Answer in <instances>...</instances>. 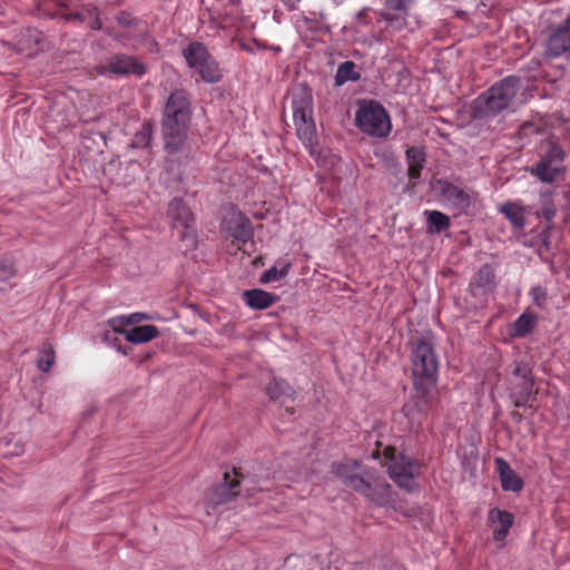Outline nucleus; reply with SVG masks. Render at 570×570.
<instances>
[{
	"label": "nucleus",
	"instance_id": "9",
	"mask_svg": "<svg viewBox=\"0 0 570 570\" xmlns=\"http://www.w3.org/2000/svg\"><path fill=\"white\" fill-rule=\"evenodd\" d=\"M354 490L379 507H385L392 500L391 485L385 479H374L372 482L354 479Z\"/></svg>",
	"mask_w": 570,
	"mask_h": 570
},
{
	"label": "nucleus",
	"instance_id": "20",
	"mask_svg": "<svg viewBox=\"0 0 570 570\" xmlns=\"http://www.w3.org/2000/svg\"><path fill=\"white\" fill-rule=\"evenodd\" d=\"M243 298L252 309H265L276 301L275 295L259 288L245 291Z\"/></svg>",
	"mask_w": 570,
	"mask_h": 570
},
{
	"label": "nucleus",
	"instance_id": "40",
	"mask_svg": "<svg viewBox=\"0 0 570 570\" xmlns=\"http://www.w3.org/2000/svg\"><path fill=\"white\" fill-rule=\"evenodd\" d=\"M370 11H371V9H368V8H364L362 11H360V12L357 13V17H358V18H361V17L365 16V14H366L367 12H370Z\"/></svg>",
	"mask_w": 570,
	"mask_h": 570
},
{
	"label": "nucleus",
	"instance_id": "12",
	"mask_svg": "<svg viewBox=\"0 0 570 570\" xmlns=\"http://www.w3.org/2000/svg\"><path fill=\"white\" fill-rule=\"evenodd\" d=\"M440 196L443 204L456 215L465 212L471 205V196L462 188L448 183H441Z\"/></svg>",
	"mask_w": 570,
	"mask_h": 570
},
{
	"label": "nucleus",
	"instance_id": "8",
	"mask_svg": "<svg viewBox=\"0 0 570 570\" xmlns=\"http://www.w3.org/2000/svg\"><path fill=\"white\" fill-rule=\"evenodd\" d=\"M563 149L552 144L549 149L537 163V165L529 169L540 181L551 184L557 180L558 176L563 171L562 163L564 160Z\"/></svg>",
	"mask_w": 570,
	"mask_h": 570
},
{
	"label": "nucleus",
	"instance_id": "26",
	"mask_svg": "<svg viewBox=\"0 0 570 570\" xmlns=\"http://www.w3.org/2000/svg\"><path fill=\"white\" fill-rule=\"evenodd\" d=\"M537 324V316L533 313H522L511 325L510 334L514 337H524Z\"/></svg>",
	"mask_w": 570,
	"mask_h": 570
},
{
	"label": "nucleus",
	"instance_id": "19",
	"mask_svg": "<svg viewBox=\"0 0 570 570\" xmlns=\"http://www.w3.org/2000/svg\"><path fill=\"white\" fill-rule=\"evenodd\" d=\"M121 334L125 338L132 344H142L156 338L159 334L155 325H141L130 330L114 331Z\"/></svg>",
	"mask_w": 570,
	"mask_h": 570
},
{
	"label": "nucleus",
	"instance_id": "5",
	"mask_svg": "<svg viewBox=\"0 0 570 570\" xmlns=\"http://www.w3.org/2000/svg\"><path fill=\"white\" fill-rule=\"evenodd\" d=\"M355 125L364 134L385 138L392 130L390 116L385 108L375 100H364L355 114Z\"/></svg>",
	"mask_w": 570,
	"mask_h": 570
},
{
	"label": "nucleus",
	"instance_id": "10",
	"mask_svg": "<svg viewBox=\"0 0 570 570\" xmlns=\"http://www.w3.org/2000/svg\"><path fill=\"white\" fill-rule=\"evenodd\" d=\"M98 72L100 75H135L141 77L145 75L146 68L140 61L130 56L118 55L112 57L106 65L100 66Z\"/></svg>",
	"mask_w": 570,
	"mask_h": 570
},
{
	"label": "nucleus",
	"instance_id": "15",
	"mask_svg": "<svg viewBox=\"0 0 570 570\" xmlns=\"http://www.w3.org/2000/svg\"><path fill=\"white\" fill-rule=\"evenodd\" d=\"M488 522L493 528V539L503 542L513 525L514 517L507 510L493 508L488 513Z\"/></svg>",
	"mask_w": 570,
	"mask_h": 570
},
{
	"label": "nucleus",
	"instance_id": "33",
	"mask_svg": "<svg viewBox=\"0 0 570 570\" xmlns=\"http://www.w3.org/2000/svg\"><path fill=\"white\" fill-rule=\"evenodd\" d=\"M291 263H285L281 268L273 266L265 271L261 276L262 283L276 282L286 276L291 269Z\"/></svg>",
	"mask_w": 570,
	"mask_h": 570
},
{
	"label": "nucleus",
	"instance_id": "37",
	"mask_svg": "<svg viewBox=\"0 0 570 570\" xmlns=\"http://www.w3.org/2000/svg\"><path fill=\"white\" fill-rule=\"evenodd\" d=\"M13 275L12 266H6L3 263H0V279L6 281L10 276Z\"/></svg>",
	"mask_w": 570,
	"mask_h": 570
},
{
	"label": "nucleus",
	"instance_id": "13",
	"mask_svg": "<svg viewBox=\"0 0 570 570\" xmlns=\"http://www.w3.org/2000/svg\"><path fill=\"white\" fill-rule=\"evenodd\" d=\"M414 0H385L382 14L386 24L395 30L402 29L406 23L409 10Z\"/></svg>",
	"mask_w": 570,
	"mask_h": 570
},
{
	"label": "nucleus",
	"instance_id": "7",
	"mask_svg": "<svg viewBox=\"0 0 570 570\" xmlns=\"http://www.w3.org/2000/svg\"><path fill=\"white\" fill-rule=\"evenodd\" d=\"M183 56L189 68L195 69L202 79L209 83L218 82L223 76L220 68L200 42H190Z\"/></svg>",
	"mask_w": 570,
	"mask_h": 570
},
{
	"label": "nucleus",
	"instance_id": "36",
	"mask_svg": "<svg viewBox=\"0 0 570 570\" xmlns=\"http://www.w3.org/2000/svg\"><path fill=\"white\" fill-rule=\"evenodd\" d=\"M547 198H549V196H542V199H541L542 205H543L542 215L548 222H551L553 219V217L556 216V210L551 205L547 204Z\"/></svg>",
	"mask_w": 570,
	"mask_h": 570
},
{
	"label": "nucleus",
	"instance_id": "39",
	"mask_svg": "<svg viewBox=\"0 0 570 570\" xmlns=\"http://www.w3.org/2000/svg\"><path fill=\"white\" fill-rule=\"evenodd\" d=\"M522 391V381H518L511 389L510 397L513 401V394Z\"/></svg>",
	"mask_w": 570,
	"mask_h": 570
},
{
	"label": "nucleus",
	"instance_id": "32",
	"mask_svg": "<svg viewBox=\"0 0 570 570\" xmlns=\"http://www.w3.org/2000/svg\"><path fill=\"white\" fill-rule=\"evenodd\" d=\"M55 363V351L51 345H45L37 358V367L39 371L49 372Z\"/></svg>",
	"mask_w": 570,
	"mask_h": 570
},
{
	"label": "nucleus",
	"instance_id": "17",
	"mask_svg": "<svg viewBox=\"0 0 570 570\" xmlns=\"http://www.w3.org/2000/svg\"><path fill=\"white\" fill-rule=\"evenodd\" d=\"M513 376L522 381V391L513 394V403L517 407L524 406L532 393L533 382L530 370L525 364L518 363L513 370Z\"/></svg>",
	"mask_w": 570,
	"mask_h": 570
},
{
	"label": "nucleus",
	"instance_id": "29",
	"mask_svg": "<svg viewBox=\"0 0 570 570\" xmlns=\"http://www.w3.org/2000/svg\"><path fill=\"white\" fill-rule=\"evenodd\" d=\"M150 320L148 314L145 313H131L128 315H119L116 317H112L108 321V325L112 331H121L125 330L124 326L136 324L141 321Z\"/></svg>",
	"mask_w": 570,
	"mask_h": 570
},
{
	"label": "nucleus",
	"instance_id": "6",
	"mask_svg": "<svg viewBox=\"0 0 570 570\" xmlns=\"http://www.w3.org/2000/svg\"><path fill=\"white\" fill-rule=\"evenodd\" d=\"M384 456L390 478L400 488L407 491L414 490L416 487L415 476L419 474L417 463L393 448H386Z\"/></svg>",
	"mask_w": 570,
	"mask_h": 570
},
{
	"label": "nucleus",
	"instance_id": "2",
	"mask_svg": "<svg viewBox=\"0 0 570 570\" xmlns=\"http://www.w3.org/2000/svg\"><path fill=\"white\" fill-rule=\"evenodd\" d=\"M521 88V80L514 76H508L493 85L487 92L474 99L472 104L474 118L494 117L501 111L514 106V100Z\"/></svg>",
	"mask_w": 570,
	"mask_h": 570
},
{
	"label": "nucleus",
	"instance_id": "3",
	"mask_svg": "<svg viewBox=\"0 0 570 570\" xmlns=\"http://www.w3.org/2000/svg\"><path fill=\"white\" fill-rule=\"evenodd\" d=\"M412 374L416 393L429 395L436 386L439 362L430 340L417 338L411 352Z\"/></svg>",
	"mask_w": 570,
	"mask_h": 570
},
{
	"label": "nucleus",
	"instance_id": "1",
	"mask_svg": "<svg viewBox=\"0 0 570 570\" xmlns=\"http://www.w3.org/2000/svg\"><path fill=\"white\" fill-rule=\"evenodd\" d=\"M190 102L183 90L173 91L165 105L163 138L168 153L178 151L184 145L190 125Z\"/></svg>",
	"mask_w": 570,
	"mask_h": 570
},
{
	"label": "nucleus",
	"instance_id": "24",
	"mask_svg": "<svg viewBox=\"0 0 570 570\" xmlns=\"http://www.w3.org/2000/svg\"><path fill=\"white\" fill-rule=\"evenodd\" d=\"M283 570H323L318 558L307 556H289L285 559Z\"/></svg>",
	"mask_w": 570,
	"mask_h": 570
},
{
	"label": "nucleus",
	"instance_id": "28",
	"mask_svg": "<svg viewBox=\"0 0 570 570\" xmlns=\"http://www.w3.org/2000/svg\"><path fill=\"white\" fill-rule=\"evenodd\" d=\"M426 232L429 234H439L450 227V218L439 210L426 212Z\"/></svg>",
	"mask_w": 570,
	"mask_h": 570
},
{
	"label": "nucleus",
	"instance_id": "42",
	"mask_svg": "<svg viewBox=\"0 0 570 570\" xmlns=\"http://www.w3.org/2000/svg\"><path fill=\"white\" fill-rule=\"evenodd\" d=\"M567 384H568V386H569V389H570V374H569V375H568V377H567Z\"/></svg>",
	"mask_w": 570,
	"mask_h": 570
},
{
	"label": "nucleus",
	"instance_id": "14",
	"mask_svg": "<svg viewBox=\"0 0 570 570\" xmlns=\"http://www.w3.org/2000/svg\"><path fill=\"white\" fill-rule=\"evenodd\" d=\"M168 215L174 222V226H181L185 228L183 238H188L191 245L195 244V234L191 229L194 217L189 208L181 199H173L168 206Z\"/></svg>",
	"mask_w": 570,
	"mask_h": 570
},
{
	"label": "nucleus",
	"instance_id": "34",
	"mask_svg": "<svg viewBox=\"0 0 570 570\" xmlns=\"http://www.w3.org/2000/svg\"><path fill=\"white\" fill-rule=\"evenodd\" d=\"M406 158H407L409 166L413 165V166L423 167L424 161H425V154L420 148L410 147L406 150Z\"/></svg>",
	"mask_w": 570,
	"mask_h": 570
},
{
	"label": "nucleus",
	"instance_id": "38",
	"mask_svg": "<svg viewBox=\"0 0 570 570\" xmlns=\"http://www.w3.org/2000/svg\"><path fill=\"white\" fill-rule=\"evenodd\" d=\"M423 167H419V166H409V177L411 180H416L420 178V170L422 169Z\"/></svg>",
	"mask_w": 570,
	"mask_h": 570
},
{
	"label": "nucleus",
	"instance_id": "31",
	"mask_svg": "<svg viewBox=\"0 0 570 570\" xmlns=\"http://www.w3.org/2000/svg\"><path fill=\"white\" fill-rule=\"evenodd\" d=\"M360 79V73L355 70L353 61H345L337 67L335 75L336 85H344L347 81H356Z\"/></svg>",
	"mask_w": 570,
	"mask_h": 570
},
{
	"label": "nucleus",
	"instance_id": "25",
	"mask_svg": "<svg viewBox=\"0 0 570 570\" xmlns=\"http://www.w3.org/2000/svg\"><path fill=\"white\" fill-rule=\"evenodd\" d=\"M494 282V273L490 265H483L470 284L471 292L476 295L491 288Z\"/></svg>",
	"mask_w": 570,
	"mask_h": 570
},
{
	"label": "nucleus",
	"instance_id": "30",
	"mask_svg": "<svg viewBox=\"0 0 570 570\" xmlns=\"http://www.w3.org/2000/svg\"><path fill=\"white\" fill-rule=\"evenodd\" d=\"M266 393L272 400H279L281 397L293 399V390L283 380L273 379L266 387Z\"/></svg>",
	"mask_w": 570,
	"mask_h": 570
},
{
	"label": "nucleus",
	"instance_id": "27",
	"mask_svg": "<svg viewBox=\"0 0 570 570\" xmlns=\"http://www.w3.org/2000/svg\"><path fill=\"white\" fill-rule=\"evenodd\" d=\"M419 395V402H407L402 407V413L405 417L409 419V422L411 425H414L416 423H420L423 413L425 411V406L429 402L428 396L422 397L421 393H417Z\"/></svg>",
	"mask_w": 570,
	"mask_h": 570
},
{
	"label": "nucleus",
	"instance_id": "41",
	"mask_svg": "<svg viewBox=\"0 0 570 570\" xmlns=\"http://www.w3.org/2000/svg\"><path fill=\"white\" fill-rule=\"evenodd\" d=\"M92 28H94V29H99V28H100V23H99V21H98V20H96V21L94 22Z\"/></svg>",
	"mask_w": 570,
	"mask_h": 570
},
{
	"label": "nucleus",
	"instance_id": "21",
	"mask_svg": "<svg viewBox=\"0 0 570 570\" xmlns=\"http://www.w3.org/2000/svg\"><path fill=\"white\" fill-rule=\"evenodd\" d=\"M239 483L240 481L235 470H233L232 472H225L224 482L217 485L215 489V493L218 497V500L215 503L227 501L232 497L236 495L238 493L236 489L239 485Z\"/></svg>",
	"mask_w": 570,
	"mask_h": 570
},
{
	"label": "nucleus",
	"instance_id": "4",
	"mask_svg": "<svg viewBox=\"0 0 570 570\" xmlns=\"http://www.w3.org/2000/svg\"><path fill=\"white\" fill-rule=\"evenodd\" d=\"M292 109L296 135L309 150V154L313 155V147L316 141V127L313 119V100L311 92L305 89L294 92Z\"/></svg>",
	"mask_w": 570,
	"mask_h": 570
},
{
	"label": "nucleus",
	"instance_id": "35",
	"mask_svg": "<svg viewBox=\"0 0 570 570\" xmlns=\"http://www.w3.org/2000/svg\"><path fill=\"white\" fill-rule=\"evenodd\" d=\"M529 295L531 297V301L532 303L542 308L544 307L546 303H547V291L546 288L541 287V286H533L531 287L530 292H529Z\"/></svg>",
	"mask_w": 570,
	"mask_h": 570
},
{
	"label": "nucleus",
	"instance_id": "23",
	"mask_svg": "<svg viewBox=\"0 0 570 570\" xmlns=\"http://www.w3.org/2000/svg\"><path fill=\"white\" fill-rule=\"evenodd\" d=\"M333 472L345 485L352 489H354V479H363L356 461L334 464Z\"/></svg>",
	"mask_w": 570,
	"mask_h": 570
},
{
	"label": "nucleus",
	"instance_id": "22",
	"mask_svg": "<svg viewBox=\"0 0 570 570\" xmlns=\"http://www.w3.org/2000/svg\"><path fill=\"white\" fill-rule=\"evenodd\" d=\"M500 213L518 229L525 226V208L518 202H507L500 206Z\"/></svg>",
	"mask_w": 570,
	"mask_h": 570
},
{
	"label": "nucleus",
	"instance_id": "11",
	"mask_svg": "<svg viewBox=\"0 0 570 570\" xmlns=\"http://www.w3.org/2000/svg\"><path fill=\"white\" fill-rule=\"evenodd\" d=\"M563 55L570 56V17L552 31L546 46L547 57L558 58Z\"/></svg>",
	"mask_w": 570,
	"mask_h": 570
},
{
	"label": "nucleus",
	"instance_id": "16",
	"mask_svg": "<svg viewBox=\"0 0 570 570\" xmlns=\"http://www.w3.org/2000/svg\"><path fill=\"white\" fill-rule=\"evenodd\" d=\"M229 235L238 242H247L253 237V228L248 218L233 209L232 217L225 224Z\"/></svg>",
	"mask_w": 570,
	"mask_h": 570
},
{
	"label": "nucleus",
	"instance_id": "18",
	"mask_svg": "<svg viewBox=\"0 0 570 570\" xmlns=\"http://www.w3.org/2000/svg\"><path fill=\"white\" fill-rule=\"evenodd\" d=\"M494 462L502 489L504 491L520 492L524 485L522 479L511 469L504 459L497 458Z\"/></svg>",
	"mask_w": 570,
	"mask_h": 570
}]
</instances>
